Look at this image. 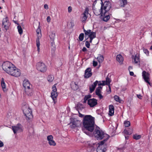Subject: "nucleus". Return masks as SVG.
Here are the masks:
<instances>
[{"label": "nucleus", "mask_w": 152, "mask_h": 152, "mask_svg": "<svg viewBox=\"0 0 152 152\" xmlns=\"http://www.w3.org/2000/svg\"><path fill=\"white\" fill-rule=\"evenodd\" d=\"M72 11V8L71 6H69L68 7V12L69 13H70Z\"/></svg>", "instance_id": "48"}, {"label": "nucleus", "mask_w": 152, "mask_h": 152, "mask_svg": "<svg viewBox=\"0 0 152 152\" xmlns=\"http://www.w3.org/2000/svg\"><path fill=\"white\" fill-rule=\"evenodd\" d=\"M4 146V144L0 140V147H3Z\"/></svg>", "instance_id": "51"}, {"label": "nucleus", "mask_w": 152, "mask_h": 152, "mask_svg": "<svg viewBox=\"0 0 152 152\" xmlns=\"http://www.w3.org/2000/svg\"><path fill=\"white\" fill-rule=\"evenodd\" d=\"M116 60L120 63L122 64L124 60L123 57L121 55H118L116 57Z\"/></svg>", "instance_id": "23"}, {"label": "nucleus", "mask_w": 152, "mask_h": 152, "mask_svg": "<svg viewBox=\"0 0 152 152\" xmlns=\"http://www.w3.org/2000/svg\"><path fill=\"white\" fill-rule=\"evenodd\" d=\"M137 96L138 98H139L140 99H142V96H141V95L140 94H137Z\"/></svg>", "instance_id": "53"}, {"label": "nucleus", "mask_w": 152, "mask_h": 152, "mask_svg": "<svg viewBox=\"0 0 152 152\" xmlns=\"http://www.w3.org/2000/svg\"><path fill=\"white\" fill-rule=\"evenodd\" d=\"M81 124L82 122L81 121L74 119L72 122H71L69 125H70V126L72 129H74L76 127H80Z\"/></svg>", "instance_id": "7"}, {"label": "nucleus", "mask_w": 152, "mask_h": 152, "mask_svg": "<svg viewBox=\"0 0 152 152\" xmlns=\"http://www.w3.org/2000/svg\"><path fill=\"white\" fill-rule=\"evenodd\" d=\"M103 10H101V8L100 9L98 10H94V14L96 15H101L103 12Z\"/></svg>", "instance_id": "24"}, {"label": "nucleus", "mask_w": 152, "mask_h": 152, "mask_svg": "<svg viewBox=\"0 0 152 152\" xmlns=\"http://www.w3.org/2000/svg\"><path fill=\"white\" fill-rule=\"evenodd\" d=\"M106 150L105 147H100L98 146L97 149V152H105Z\"/></svg>", "instance_id": "29"}, {"label": "nucleus", "mask_w": 152, "mask_h": 152, "mask_svg": "<svg viewBox=\"0 0 152 152\" xmlns=\"http://www.w3.org/2000/svg\"><path fill=\"white\" fill-rule=\"evenodd\" d=\"M109 136H108L106 138V139H104L103 140L101 141L98 144L99 145L98 146H100V147H104V146L103 145L104 142L107 141V140L109 138Z\"/></svg>", "instance_id": "26"}, {"label": "nucleus", "mask_w": 152, "mask_h": 152, "mask_svg": "<svg viewBox=\"0 0 152 152\" xmlns=\"http://www.w3.org/2000/svg\"><path fill=\"white\" fill-rule=\"evenodd\" d=\"M134 62L135 63L137 64L139 62H140V58L139 57L135 56L134 58Z\"/></svg>", "instance_id": "36"}, {"label": "nucleus", "mask_w": 152, "mask_h": 152, "mask_svg": "<svg viewBox=\"0 0 152 152\" xmlns=\"http://www.w3.org/2000/svg\"><path fill=\"white\" fill-rule=\"evenodd\" d=\"M129 73H130V75H131V76H133L134 75V72H130V71H129Z\"/></svg>", "instance_id": "57"}, {"label": "nucleus", "mask_w": 152, "mask_h": 152, "mask_svg": "<svg viewBox=\"0 0 152 152\" xmlns=\"http://www.w3.org/2000/svg\"><path fill=\"white\" fill-rule=\"evenodd\" d=\"M84 37V34L83 33H81L79 37V39L80 41H82L83 40Z\"/></svg>", "instance_id": "38"}, {"label": "nucleus", "mask_w": 152, "mask_h": 152, "mask_svg": "<svg viewBox=\"0 0 152 152\" xmlns=\"http://www.w3.org/2000/svg\"><path fill=\"white\" fill-rule=\"evenodd\" d=\"M102 84H104V85H106L105 81H102Z\"/></svg>", "instance_id": "63"}, {"label": "nucleus", "mask_w": 152, "mask_h": 152, "mask_svg": "<svg viewBox=\"0 0 152 152\" xmlns=\"http://www.w3.org/2000/svg\"><path fill=\"white\" fill-rule=\"evenodd\" d=\"M54 79V76L52 75H50L47 77L48 80L49 82H52Z\"/></svg>", "instance_id": "32"}, {"label": "nucleus", "mask_w": 152, "mask_h": 152, "mask_svg": "<svg viewBox=\"0 0 152 152\" xmlns=\"http://www.w3.org/2000/svg\"><path fill=\"white\" fill-rule=\"evenodd\" d=\"M97 95L99 96L100 99H102L103 97V96L101 94H99Z\"/></svg>", "instance_id": "50"}, {"label": "nucleus", "mask_w": 152, "mask_h": 152, "mask_svg": "<svg viewBox=\"0 0 152 152\" xmlns=\"http://www.w3.org/2000/svg\"><path fill=\"white\" fill-rule=\"evenodd\" d=\"M22 110L24 115L29 120L32 118V110L28 107L24 106L23 107Z\"/></svg>", "instance_id": "4"}, {"label": "nucleus", "mask_w": 152, "mask_h": 152, "mask_svg": "<svg viewBox=\"0 0 152 152\" xmlns=\"http://www.w3.org/2000/svg\"><path fill=\"white\" fill-rule=\"evenodd\" d=\"M53 139V137L52 135H50L48 136L47 140L48 142Z\"/></svg>", "instance_id": "44"}, {"label": "nucleus", "mask_w": 152, "mask_h": 152, "mask_svg": "<svg viewBox=\"0 0 152 152\" xmlns=\"http://www.w3.org/2000/svg\"><path fill=\"white\" fill-rule=\"evenodd\" d=\"M99 81L97 80H96L95 82L93 84L89 86V89L90 93H92L93 91H94Z\"/></svg>", "instance_id": "19"}, {"label": "nucleus", "mask_w": 152, "mask_h": 152, "mask_svg": "<svg viewBox=\"0 0 152 152\" xmlns=\"http://www.w3.org/2000/svg\"><path fill=\"white\" fill-rule=\"evenodd\" d=\"M70 85L71 88L74 90H76L79 88L78 86L75 82H72Z\"/></svg>", "instance_id": "21"}, {"label": "nucleus", "mask_w": 152, "mask_h": 152, "mask_svg": "<svg viewBox=\"0 0 152 152\" xmlns=\"http://www.w3.org/2000/svg\"><path fill=\"white\" fill-rule=\"evenodd\" d=\"M1 85L3 91H6L7 89L6 88V85L4 81V79L3 78H2Z\"/></svg>", "instance_id": "25"}, {"label": "nucleus", "mask_w": 152, "mask_h": 152, "mask_svg": "<svg viewBox=\"0 0 152 152\" xmlns=\"http://www.w3.org/2000/svg\"><path fill=\"white\" fill-rule=\"evenodd\" d=\"M36 66L37 69L41 72H45L47 70L46 66L42 62H38Z\"/></svg>", "instance_id": "9"}, {"label": "nucleus", "mask_w": 152, "mask_h": 152, "mask_svg": "<svg viewBox=\"0 0 152 152\" xmlns=\"http://www.w3.org/2000/svg\"><path fill=\"white\" fill-rule=\"evenodd\" d=\"M97 100L95 98L89 99L88 100V104L91 107H95L97 105Z\"/></svg>", "instance_id": "13"}, {"label": "nucleus", "mask_w": 152, "mask_h": 152, "mask_svg": "<svg viewBox=\"0 0 152 152\" xmlns=\"http://www.w3.org/2000/svg\"><path fill=\"white\" fill-rule=\"evenodd\" d=\"M85 45L88 48H89L90 46V44L89 43V42L87 41H86L85 43Z\"/></svg>", "instance_id": "45"}, {"label": "nucleus", "mask_w": 152, "mask_h": 152, "mask_svg": "<svg viewBox=\"0 0 152 152\" xmlns=\"http://www.w3.org/2000/svg\"><path fill=\"white\" fill-rule=\"evenodd\" d=\"M12 129L14 134H16L17 132H22V126L20 124H18L16 126H12Z\"/></svg>", "instance_id": "12"}, {"label": "nucleus", "mask_w": 152, "mask_h": 152, "mask_svg": "<svg viewBox=\"0 0 152 152\" xmlns=\"http://www.w3.org/2000/svg\"><path fill=\"white\" fill-rule=\"evenodd\" d=\"M124 132L125 134L127 135L129 134V132L127 130H124Z\"/></svg>", "instance_id": "54"}, {"label": "nucleus", "mask_w": 152, "mask_h": 152, "mask_svg": "<svg viewBox=\"0 0 152 152\" xmlns=\"http://www.w3.org/2000/svg\"><path fill=\"white\" fill-rule=\"evenodd\" d=\"M143 51L144 53H145L147 55H148L149 53V52L148 50L147 49H143Z\"/></svg>", "instance_id": "46"}, {"label": "nucleus", "mask_w": 152, "mask_h": 152, "mask_svg": "<svg viewBox=\"0 0 152 152\" xmlns=\"http://www.w3.org/2000/svg\"><path fill=\"white\" fill-rule=\"evenodd\" d=\"M102 87L101 86H99L96 89V95H97L99 94H100L101 93V89H102Z\"/></svg>", "instance_id": "33"}, {"label": "nucleus", "mask_w": 152, "mask_h": 152, "mask_svg": "<svg viewBox=\"0 0 152 152\" xmlns=\"http://www.w3.org/2000/svg\"><path fill=\"white\" fill-rule=\"evenodd\" d=\"M124 149V148H118V149L119 150H122Z\"/></svg>", "instance_id": "60"}, {"label": "nucleus", "mask_w": 152, "mask_h": 152, "mask_svg": "<svg viewBox=\"0 0 152 152\" xmlns=\"http://www.w3.org/2000/svg\"><path fill=\"white\" fill-rule=\"evenodd\" d=\"M40 31V30H38V29L37 30V34H39Z\"/></svg>", "instance_id": "61"}, {"label": "nucleus", "mask_w": 152, "mask_h": 152, "mask_svg": "<svg viewBox=\"0 0 152 152\" xmlns=\"http://www.w3.org/2000/svg\"><path fill=\"white\" fill-rule=\"evenodd\" d=\"M12 66H14V65L8 61H6L4 62L3 64L2 68L3 70L6 72H8L10 73L9 69Z\"/></svg>", "instance_id": "8"}, {"label": "nucleus", "mask_w": 152, "mask_h": 152, "mask_svg": "<svg viewBox=\"0 0 152 152\" xmlns=\"http://www.w3.org/2000/svg\"><path fill=\"white\" fill-rule=\"evenodd\" d=\"M91 70V69L90 68H88L86 70L84 75L85 78H88L91 77L92 74Z\"/></svg>", "instance_id": "17"}, {"label": "nucleus", "mask_w": 152, "mask_h": 152, "mask_svg": "<svg viewBox=\"0 0 152 152\" xmlns=\"http://www.w3.org/2000/svg\"><path fill=\"white\" fill-rule=\"evenodd\" d=\"M37 46V51L39 52L40 51L39 46L40 45L39 38L38 37L36 39Z\"/></svg>", "instance_id": "30"}, {"label": "nucleus", "mask_w": 152, "mask_h": 152, "mask_svg": "<svg viewBox=\"0 0 152 152\" xmlns=\"http://www.w3.org/2000/svg\"><path fill=\"white\" fill-rule=\"evenodd\" d=\"M105 81V84L106 85H110V78H109L108 77H107L106 78V80Z\"/></svg>", "instance_id": "40"}, {"label": "nucleus", "mask_w": 152, "mask_h": 152, "mask_svg": "<svg viewBox=\"0 0 152 152\" xmlns=\"http://www.w3.org/2000/svg\"><path fill=\"white\" fill-rule=\"evenodd\" d=\"M47 21L49 23L50 21V16H48L47 18Z\"/></svg>", "instance_id": "49"}, {"label": "nucleus", "mask_w": 152, "mask_h": 152, "mask_svg": "<svg viewBox=\"0 0 152 152\" xmlns=\"http://www.w3.org/2000/svg\"><path fill=\"white\" fill-rule=\"evenodd\" d=\"M82 50L83 52H85L87 51V50L85 47H84L82 49Z\"/></svg>", "instance_id": "55"}, {"label": "nucleus", "mask_w": 152, "mask_h": 152, "mask_svg": "<svg viewBox=\"0 0 152 152\" xmlns=\"http://www.w3.org/2000/svg\"><path fill=\"white\" fill-rule=\"evenodd\" d=\"M48 143L50 145L55 146L56 145V143L53 140H50L48 142Z\"/></svg>", "instance_id": "37"}, {"label": "nucleus", "mask_w": 152, "mask_h": 152, "mask_svg": "<svg viewBox=\"0 0 152 152\" xmlns=\"http://www.w3.org/2000/svg\"><path fill=\"white\" fill-rule=\"evenodd\" d=\"M56 84H55L52 87V90L51 94V96L52 97L54 103L56 102L57 97L58 94L57 92V89L56 88Z\"/></svg>", "instance_id": "6"}, {"label": "nucleus", "mask_w": 152, "mask_h": 152, "mask_svg": "<svg viewBox=\"0 0 152 152\" xmlns=\"http://www.w3.org/2000/svg\"><path fill=\"white\" fill-rule=\"evenodd\" d=\"M12 72V74H11V75L13 76L18 77H19L21 74L20 70L17 68L15 67L14 68V69L12 72Z\"/></svg>", "instance_id": "15"}, {"label": "nucleus", "mask_w": 152, "mask_h": 152, "mask_svg": "<svg viewBox=\"0 0 152 152\" xmlns=\"http://www.w3.org/2000/svg\"><path fill=\"white\" fill-rule=\"evenodd\" d=\"M101 4V10H103V11L108 12L111 7V4L109 1H105L104 3H103L102 0Z\"/></svg>", "instance_id": "5"}, {"label": "nucleus", "mask_w": 152, "mask_h": 152, "mask_svg": "<svg viewBox=\"0 0 152 152\" xmlns=\"http://www.w3.org/2000/svg\"><path fill=\"white\" fill-rule=\"evenodd\" d=\"M114 99L115 100L116 102H119L120 103L121 102V100L120 99V98L118 96L115 95L114 96Z\"/></svg>", "instance_id": "42"}, {"label": "nucleus", "mask_w": 152, "mask_h": 152, "mask_svg": "<svg viewBox=\"0 0 152 152\" xmlns=\"http://www.w3.org/2000/svg\"><path fill=\"white\" fill-rule=\"evenodd\" d=\"M102 14L101 16V18L104 21L107 22L110 19L111 14L106 11H103Z\"/></svg>", "instance_id": "10"}, {"label": "nucleus", "mask_w": 152, "mask_h": 152, "mask_svg": "<svg viewBox=\"0 0 152 152\" xmlns=\"http://www.w3.org/2000/svg\"><path fill=\"white\" fill-rule=\"evenodd\" d=\"M91 97V95L90 94H88L87 95H86L85 96L84 99H86V100H87L88 101V100L89 99H90Z\"/></svg>", "instance_id": "43"}, {"label": "nucleus", "mask_w": 152, "mask_h": 152, "mask_svg": "<svg viewBox=\"0 0 152 152\" xmlns=\"http://www.w3.org/2000/svg\"><path fill=\"white\" fill-rule=\"evenodd\" d=\"M149 74L148 72H147L146 71H144L142 72V76L144 78L145 81L146 83L150 84V83L149 81Z\"/></svg>", "instance_id": "16"}, {"label": "nucleus", "mask_w": 152, "mask_h": 152, "mask_svg": "<svg viewBox=\"0 0 152 152\" xmlns=\"http://www.w3.org/2000/svg\"><path fill=\"white\" fill-rule=\"evenodd\" d=\"M83 31L85 34V37L86 40H87L88 38H89L90 42H92L93 39L96 37V32L91 31L90 29L86 30L84 29H83Z\"/></svg>", "instance_id": "2"}, {"label": "nucleus", "mask_w": 152, "mask_h": 152, "mask_svg": "<svg viewBox=\"0 0 152 152\" xmlns=\"http://www.w3.org/2000/svg\"><path fill=\"white\" fill-rule=\"evenodd\" d=\"M108 86H109V93H110L111 92V88H110V85H108Z\"/></svg>", "instance_id": "59"}, {"label": "nucleus", "mask_w": 152, "mask_h": 152, "mask_svg": "<svg viewBox=\"0 0 152 152\" xmlns=\"http://www.w3.org/2000/svg\"><path fill=\"white\" fill-rule=\"evenodd\" d=\"M127 4V0H121L120 6L121 7H124Z\"/></svg>", "instance_id": "28"}, {"label": "nucleus", "mask_w": 152, "mask_h": 152, "mask_svg": "<svg viewBox=\"0 0 152 152\" xmlns=\"http://www.w3.org/2000/svg\"><path fill=\"white\" fill-rule=\"evenodd\" d=\"M10 25V24L8 21V18L7 17L3 19L2 24V27L4 28L6 30L9 29Z\"/></svg>", "instance_id": "11"}, {"label": "nucleus", "mask_w": 152, "mask_h": 152, "mask_svg": "<svg viewBox=\"0 0 152 152\" xmlns=\"http://www.w3.org/2000/svg\"><path fill=\"white\" fill-rule=\"evenodd\" d=\"M89 9L88 8H86L83 13L81 15V20L82 22H85L87 18V15L88 14Z\"/></svg>", "instance_id": "14"}, {"label": "nucleus", "mask_w": 152, "mask_h": 152, "mask_svg": "<svg viewBox=\"0 0 152 152\" xmlns=\"http://www.w3.org/2000/svg\"><path fill=\"white\" fill-rule=\"evenodd\" d=\"M132 66H129L128 68V70L129 71H130V70H132Z\"/></svg>", "instance_id": "56"}, {"label": "nucleus", "mask_w": 152, "mask_h": 152, "mask_svg": "<svg viewBox=\"0 0 152 152\" xmlns=\"http://www.w3.org/2000/svg\"><path fill=\"white\" fill-rule=\"evenodd\" d=\"M23 86L25 89L32 87V85L30 84L28 80L27 79H25L23 82Z\"/></svg>", "instance_id": "18"}, {"label": "nucleus", "mask_w": 152, "mask_h": 152, "mask_svg": "<svg viewBox=\"0 0 152 152\" xmlns=\"http://www.w3.org/2000/svg\"><path fill=\"white\" fill-rule=\"evenodd\" d=\"M18 31L20 34H21L23 33V30L20 26L19 25L17 27Z\"/></svg>", "instance_id": "35"}, {"label": "nucleus", "mask_w": 152, "mask_h": 152, "mask_svg": "<svg viewBox=\"0 0 152 152\" xmlns=\"http://www.w3.org/2000/svg\"><path fill=\"white\" fill-rule=\"evenodd\" d=\"M93 66H96L97 65V62L95 61H93Z\"/></svg>", "instance_id": "47"}, {"label": "nucleus", "mask_w": 152, "mask_h": 152, "mask_svg": "<svg viewBox=\"0 0 152 152\" xmlns=\"http://www.w3.org/2000/svg\"><path fill=\"white\" fill-rule=\"evenodd\" d=\"M94 135L95 137L98 140H102L105 137H108V135L105 134L102 130H100L97 129H95L94 132Z\"/></svg>", "instance_id": "3"}, {"label": "nucleus", "mask_w": 152, "mask_h": 152, "mask_svg": "<svg viewBox=\"0 0 152 152\" xmlns=\"http://www.w3.org/2000/svg\"><path fill=\"white\" fill-rule=\"evenodd\" d=\"M98 86H104V84H102V83H100V82L99 83H98Z\"/></svg>", "instance_id": "58"}, {"label": "nucleus", "mask_w": 152, "mask_h": 152, "mask_svg": "<svg viewBox=\"0 0 152 152\" xmlns=\"http://www.w3.org/2000/svg\"><path fill=\"white\" fill-rule=\"evenodd\" d=\"M87 100H86V99H84V101H83V103H86V101H87Z\"/></svg>", "instance_id": "62"}, {"label": "nucleus", "mask_w": 152, "mask_h": 152, "mask_svg": "<svg viewBox=\"0 0 152 152\" xmlns=\"http://www.w3.org/2000/svg\"><path fill=\"white\" fill-rule=\"evenodd\" d=\"M25 91L26 94L28 96H31L33 94L32 87L25 89Z\"/></svg>", "instance_id": "20"}, {"label": "nucleus", "mask_w": 152, "mask_h": 152, "mask_svg": "<svg viewBox=\"0 0 152 152\" xmlns=\"http://www.w3.org/2000/svg\"><path fill=\"white\" fill-rule=\"evenodd\" d=\"M141 137L140 135H138L137 134H135L133 136V139L136 140L140 139L141 138Z\"/></svg>", "instance_id": "31"}, {"label": "nucleus", "mask_w": 152, "mask_h": 152, "mask_svg": "<svg viewBox=\"0 0 152 152\" xmlns=\"http://www.w3.org/2000/svg\"><path fill=\"white\" fill-rule=\"evenodd\" d=\"M15 66H14H14H11L10 68L9 69V72H12L13 71V70L14 69V68H15ZM7 72L8 74L9 75H11L12 74V72H10L11 73H9L8 72Z\"/></svg>", "instance_id": "39"}, {"label": "nucleus", "mask_w": 152, "mask_h": 152, "mask_svg": "<svg viewBox=\"0 0 152 152\" xmlns=\"http://www.w3.org/2000/svg\"><path fill=\"white\" fill-rule=\"evenodd\" d=\"M114 108L113 105H110L109 106V113L110 116H112L114 115Z\"/></svg>", "instance_id": "22"}, {"label": "nucleus", "mask_w": 152, "mask_h": 152, "mask_svg": "<svg viewBox=\"0 0 152 152\" xmlns=\"http://www.w3.org/2000/svg\"><path fill=\"white\" fill-rule=\"evenodd\" d=\"M49 37L52 41L53 40L55 37V34L53 32H52L49 35Z\"/></svg>", "instance_id": "34"}, {"label": "nucleus", "mask_w": 152, "mask_h": 152, "mask_svg": "<svg viewBox=\"0 0 152 152\" xmlns=\"http://www.w3.org/2000/svg\"><path fill=\"white\" fill-rule=\"evenodd\" d=\"M124 124L125 127H129L130 125V123L129 121H125L124 122Z\"/></svg>", "instance_id": "41"}, {"label": "nucleus", "mask_w": 152, "mask_h": 152, "mask_svg": "<svg viewBox=\"0 0 152 152\" xmlns=\"http://www.w3.org/2000/svg\"><path fill=\"white\" fill-rule=\"evenodd\" d=\"M83 124L84 126L83 131L87 135H90V132H93L94 129V118L91 115H86L84 117Z\"/></svg>", "instance_id": "1"}, {"label": "nucleus", "mask_w": 152, "mask_h": 152, "mask_svg": "<svg viewBox=\"0 0 152 152\" xmlns=\"http://www.w3.org/2000/svg\"><path fill=\"white\" fill-rule=\"evenodd\" d=\"M79 115H80L79 116L80 117H82L83 116V115H82V114H80V113H79Z\"/></svg>", "instance_id": "64"}, {"label": "nucleus", "mask_w": 152, "mask_h": 152, "mask_svg": "<svg viewBox=\"0 0 152 152\" xmlns=\"http://www.w3.org/2000/svg\"><path fill=\"white\" fill-rule=\"evenodd\" d=\"M44 7L45 9L47 10L48 9V5L47 4H45L44 5Z\"/></svg>", "instance_id": "52"}, {"label": "nucleus", "mask_w": 152, "mask_h": 152, "mask_svg": "<svg viewBox=\"0 0 152 152\" xmlns=\"http://www.w3.org/2000/svg\"><path fill=\"white\" fill-rule=\"evenodd\" d=\"M97 59L99 63H102L104 60L103 56L101 54L98 55Z\"/></svg>", "instance_id": "27"}]
</instances>
